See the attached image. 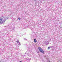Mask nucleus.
<instances>
[{
    "label": "nucleus",
    "instance_id": "1",
    "mask_svg": "<svg viewBox=\"0 0 62 62\" xmlns=\"http://www.w3.org/2000/svg\"><path fill=\"white\" fill-rule=\"evenodd\" d=\"M8 19V18L5 17L4 18V20H3V19L0 17V23L2 24H3L5 23L6 21L7 20V19Z\"/></svg>",
    "mask_w": 62,
    "mask_h": 62
},
{
    "label": "nucleus",
    "instance_id": "7",
    "mask_svg": "<svg viewBox=\"0 0 62 62\" xmlns=\"http://www.w3.org/2000/svg\"><path fill=\"white\" fill-rule=\"evenodd\" d=\"M4 30H7V29H4Z\"/></svg>",
    "mask_w": 62,
    "mask_h": 62
},
{
    "label": "nucleus",
    "instance_id": "4",
    "mask_svg": "<svg viewBox=\"0 0 62 62\" xmlns=\"http://www.w3.org/2000/svg\"><path fill=\"white\" fill-rule=\"evenodd\" d=\"M34 41L35 42H37V39H34Z\"/></svg>",
    "mask_w": 62,
    "mask_h": 62
},
{
    "label": "nucleus",
    "instance_id": "10",
    "mask_svg": "<svg viewBox=\"0 0 62 62\" xmlns=\"http://www.w3.org/2000/svg\"><path fill=\"white\" fill-rule=\"evenodd\" d=\"M37 53H39V51H37Z\"/></svg>",
    "mask_w": 62,
    "mask_h": 62
},
{
    "label": "nucleus",
    "instance_id": "5",
    "mask_svg": "<svg viewBox=\"0 0 62 62\" xmlns=\"http://www.w3.org/2000/svg\"><path fill=\"white\" fill-rule=\"evenodd\" d=\"M50 47H48V50H49L50 49Z\"/></svg>",
    "mask_w": 62,
    "mask_h": 62
},
{
    "label": "nucleus",
    "instance_id": "14",
    "mask_svg": "<svg viewBox=\"0 0 62 62\" xmlns=\"http://www.w3.org/2000/svg\"><path fill=\"white\" fill-rule=\"evenodd\" d=\"M24 56H25V55H24Z\"/></svg>",
    "mask_w": 62,
    "mask_h": 62
},
{
    "label": "nucleus",
    "instance_id": "8",
    "mask_svg": "<svg viewBox=\"0 0 62 62\" xmlns=\"http://www.w3.org/2000/svg\"><path fill=\"white\" fill-rule=\"evenodd\" d=\"M24 40H26V39L25 38H24Z\"/></svg>",
    "mask_w": 62,
    "mask_h": 62
},
{
    "label": "nucleus",
    "instance_id": "6",
    "mask_svg": "<svg viewBox=\"0 0 62 62\" xmlns=\"http://www.w3.org/2000/svg\"><path fill=\"white\" fill-rule=\"evenodd\" d=\"M27 55L28 56H29V53H28Z\"/></svg>",
    "mask_w": 62,
    "mask_h": 62
},
{
    "label": "nucleus",
    "instance_id": "15",
    "mask_svg": "<svg viewBox=\"0 0 62 62\" xmlns=\"http://www.w3.org/2000/svg\"><path fill=\"white\" fill-rule=\"evenodd\" d=\"M0 62H1V61H0Z\"/></svg>",
    "mask_w": 62,
    "mask_h": 62
},
{
    "label": "nucleus",
    "instance_id": "12",
    "mask_svg": "<svg viewBox=\"0 0 62 62\" xmlns=\"http://www.w3.org/2000/svg\"><path fill=\"white\" fill-rule=\"evenodd\" d=\"M34 0V1H36V0Z\"/></svg>",
    "mask_w": 62,
    "mask_h": 62
},
{
    "label": "nucleus",
    "instance_id": "3",
    "mask_svg": "<svg viewBox=\"0 0 62 62\" xmlns=\"http://www.w3.org/2000/svg\"><path fill=\"white\" fill-rule=\"evenodd\" d=\"M16 42L17 43H18V45L19 46H20V45H21V44H20V41H19L17 40Z\"/></svg>",
    "mask_w": 62,
    "mask_h": 62
},
{
    "label": "nucleus",
    "instance_id": "13",
    "mask_svg": "<svg viewBox=\"0 0 62 62\" xmlns=\"http://www.w3.org/2000/svg\"><path fill=\"white\" fill-rule=\"evenodd\" d=\"M25 54H26V53H25Z\"/></svg>",
    "mask_w": 62,
    "mask_h": 62
},
{
    "label": "nucleus",
    "instance_id": "11",
    "mask_svg": "<svg viewBox=\"0 0 62 62\" xmlns=\"http://www.w3.org/2000/svg\"><path fill=\"white\" fill-rule=\"evenodd\" d=\"M49 47H49L50 48H51V46H49Z\"/></svg>",
    "mask_w": 62,
    "mask_h": 62
},
{
    "label": "nucleus",
    "instance_id": "9",
    "mask_svg": "<svg viewBox=\"0 0 62 62\" xmlns=\"http://www.w3.org/2000/svg\"><path fill=\"white\" fill-rule=\"evenodd\" d=\"M18 20H20V18H18Z\"/></svg>",
    "mask_w": 62,
    "mask_h": 62
},
{
    "label": "nucleus",
    "instance_id": "2",
    "mask_svg": "<svg viewBox=\"0 0 62 62\" xmlns=\"http://www.w3.org/2000/svg\"><path fill=\"white\" fill-rule=\"evenodd\" d=\"M38 49H39V50L40 52H41V53L43 54H44V53L43 50H42V49L39 46L38 47Z\"/></svg>",
    "mask_w": 62,
    "mask_h": 62
}]
</instances>
